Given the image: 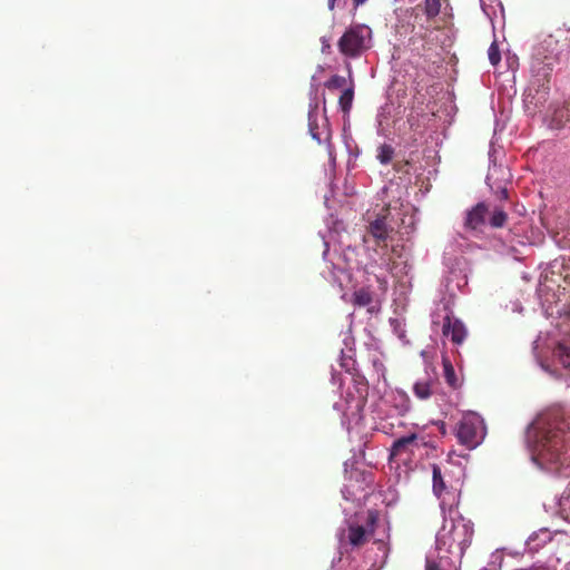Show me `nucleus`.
I'll return each instance as SVG.
<instances>
[{
	"label": "nucleus",
	"mask_w": 570,
	"mask_h": 570,
	"mask_svg": "<svg viewBox=\"0 0 570 570\" xmlns=\"http://www.w3.org/2000/svg\"><path fill=\"white\" fill-rule=\"evenodd\" d=\"M346 83V79L342 76L334 75L326 82L325 87L330 90L343 88Z\"/></svg>",
	"instance_id": "20"
},
{
	"label": "nucleus",
	"mask_w": 570,
	"mask_h": 570,
	"mask_svg": "<svg viewBox=\"0 0 570 570\" xmlns=\"http://www.w3.org/2000/svg\"><path fill=\"white\" fill-rule=\"evenodd\" d=\"M416 434H411L395 440L392 445V454L397 455L406 451L407 448L416 441Z\"/></svg>",
	"instance_id": "12"
},
{
	"label": "nucleus",
	"mask_w": 570,
	"mask_h": 570,
	"mask_svg": "<svg viewBox=\"0 0 570 570\" xmlns=\"http://www.w3.org/2000/svg\"><path fill=\"white\" fill-rule=\"evenodd\" d=\"M439 0H426V12L430 16H435L439 13Z\"/></svg>",
	"instance_id": "21"
},
{
	"label": "nucleus",
	"mask_w": 570,
	"mask_h": 570,
	"mask_svg": "<svg viewBox=\"0 0 570 570\" xmlns=\"http://www.w3.org/2000/svg\"><path fill=\"white\" fill-rule=\"evenodd\" d=\"M352 303L358 307H366L368 313L380 311V301L371 292L370 287H361L353 293Z\"/></svg>",
	"instance_id": "9"
},
{
	"label": "nucleus",
	"mask_w": 570,
	"mask_h": 570,
	"mask_svg": "<svg viewBox=\"0 0 570 570\" xmlns=\"http://www.w3.org/2000/svg\"><path fill=\"white\" fill-rule=\"evenodd\" d=\"M371 29L364 24H355L346 29L338 40L340 52L348 58H357L367 49Z\"/></svg>",
	"instance_id": "8"
},
{
	"label": "nucleus",
	"mask_w": 570,
	"mask_h": 570,
	"mask_svg": "<svg viewBox=\"0 0 570 570\" xmlns=\"http://www.w3.org/2000/svg\"><path fill=\"white\" fill-rule=\"evenodd\" d=\"M473 533V524L469 520L461 515L456 518L452 515L450 518L445 517L442 528L438 532L436 543L440 548L443 547L448 551L458 548L460 553L463 554L471 544Z\"/></svg>",
	"instance_id": "6"
},
{
	"label": "nucleus",
	"mask_w": 570,
	"mask_h": 570,
	"mask_svg": "<svg viewBox=\"0 0 570 570\" xmlns=\"http://www.w3.org/2000/svg\"><path fill=\"white\" fill-rule=\"evenodd\" d=\"M336 1H337V0H328V1H327V4H328V9H330V10H333V9L335 8V2H336Z\"/></svg>",
	"instance_id": "26"
},
{
	"label": "nucleus",
	"mask_w": 570,
	"mask_h": 570,
	"mask_svg": "<svg viewBox=\"0 0 570 570\" xmlns=\"http://www.w3.org/2000/svg\"><path fill=\"white\" fill-rule=\"evenodd\" d=\"M488 56L492 66H497L501 61V53L497 41H493L489 47Z\"/></svg>",
	"instance_id": "19"
},
{
	"label": "nucleus",
	"mask_w": 570,
	"mask_h": 570,
	"mask_svg": "<svg viewBox=\"0 0 570 570\" xmlns=\"http://www.w3.org/2000/svg\"><path fill=\"white\" fill-rule=\"evenodd\" d=\"M570 110L567 107L554 110L552 116V124L554 127H561L566 121H569Z\"/></svg>",
	"instance_id": "18"
},
{
	"label": "nucleus",
	"mask_w": 570,
	"mask_h": 570,
	"mask_svg": "<svg viewBox=\"0 0 570 570\" xmlns=\"http://www.w3.org/2000/svg\"><path fill=\"white\" fill-rule=\"evenodd\" d=\"M321 41H322V51L323 52H328L330 49H331L330 40L327 38L323 37L321 39Z\"/></svg>",
	"instance_id": "23"
},
{
	"label": "nucleus",
	"mask_w": 570,
	"mask_h": 570,
	"mask_svg": "<svg viewBox=\"0 0 570 570\" xmlns=\"http://www.w3.org/2000/svg\"><path fill=\"white\" fill-rule=\"evenodd\" d=\"M444 336H450L454 344H461L465 340L466 328L464 324L458 320L446 315L442 328Z\"/></svg>",
	"instance_id": "10"
},
{
	"label": "nucleus",
	"mask_w": 570,
	"mask_h": 570,
	"mask_svg": "<svg viewBox=\"0 0 570 570\" xmlns=\"http://www.w3.org/2000/svg\"><path fill=\"white\" fill-rule=\"evenodd\" d=\"M386 269L391 271L392 272V267L390 266V258L387 259L386 262Z\"/></svg>",
	"instance_id": "28"
},
{
	"label": "nucleus",
	"mask_w": 570,
	"mask_h": 570,
	"mask_svg": "<svg viewBox=\"0 0 570 570\" xmlns=\"http://www.w3.org/2000/svg\"><path fill=\"white\" fill-rule=\"evenodd\" d=\"M374 543L383 544V543H384V541H383V539H377V540H375V541H374Z\"/></svg>",
	"instance_id": "29"
},
{
	"label": "nucleus",
	"mask_w": 570,
	"mask_h": 570,
	"mask_svg": "<svg viewBox=\"0 0 570 570\" xmlns=\"http://www.w3.org/2000/svg\"><path fill=\"white\" fill-rule=\"evenodd\" d=\"M311 131H312V136H313V138H314V139H316L317 141H320V140H321V138L318 137V134H317V132H315L313 129H312Z\"/></svg>",
	"instance_id": "27"
},
{
	"label": "nucleus",
	"mask_w": 570,
	"mask_h": 570,
	"mask_svg": "<svg viewBox=\"0 0 570 570\" xmlns=\"http://www.w3.org/2000/svg\"><path fill=\"white\" fill-rule=\"evenodd\" d=\"M500 199L507 200L509 198V191L507 188H501L499 191Z\"/></svg>",
	"instance_id": "24"
},
{
	"label": "nucleus",
	"mask_w": 570,
	"mask_h": 570,
	"mask_svg": "<svg viewBox=\"0 0 570 570\" xmlns=\"http://www.w3.org/2000/svg\"><path fill=\"white\" fill-rule=\"evenodd\" d=\"M443 372L446 383L451 387L456 389L459 386L458 377L452 363L448 358H443Z\"/></svg>",
	"instance_id": "15"
},
{
	"label": "nucleus",
	"mask_w": 570,
	"mask_h": 570,
	"mask_svg": "<svg viewBox=\"0 0 570 570\" xmlns=\"http://www.w3.org/2000/svg\"><path fill=\"white\" fill-rule=\"evenodd\" d=\"M366 230L363 242L367 247H380L395 249L397 244V232L393 225V217L390 205H384L379 212H367L364 216Z\"/></svg>",
	"instance_id": "2"
},
{
	"label": "nucleus",
	"mask_w": 570,
	"mask_h": 570,
	"mask_svg": "<svg viewBox=\"0 0 570 570\" xmlns=\"http://www.w3.org/2000/svg\"><path fill=\"white\" fill-rule=\"evenodd\" d=\"M557 46L558 40L549 36L535 48L532 57L530 90L535 91L539 101H546L550 91L551 73L559 59L553 52Z\"/></svg>",
	"instance_id": "1"
},
{
	"label": "nucleus",
	"mask_w": 570,
	"mask_h": 570,
	"mask_svg": "<svg viewBox=\"0 0 570 570\" xmlns=\"http://www.w3.org/2000/svg\"><path fill=\"white\" fill-rule=\"evenodd\" d=\"M425 570H441V569L435 561L428 559L426 564H425Z\"/></svg>",
	"instance_id": "22"
},
{
	"label": "nucleus",
	"mask_w": 570,
	"mask_h": 570,
	"mask_svg": "<svg viewBox=\"0 0 570 570\" xmlns=\"http://www.w3.org/2000/svg\"><path fill=\"white\" fill-rule=\"evenodd\" d=\"M394 156V148L391 145L383 144L377 148L376 158L382 165H387L391 163Z\"/></svg>",
	"instance_id": "16"
},
{
	"label": "nucleus",
	"mask_w": 570,
	"mask_h": 570,
	"mask_svg": "<svg viewBox=\"0 0 570 570\" xmlns=\"http://www.w3.org/2000/svg\"><path fill=\"white\" fill-rule=\"evenodd\" d=\"M554 354L566 368H570V347L564 344H558Z\"/></svg>",
	"instance_id": "17"
},
{
	"label": "nucleus",
	"mask_w": 570,
	"mask_h": 570,
	"mask_svg": "<svg viewBox=\"0 0 570 570\" xmlns=\"http://www.w3.org/2000/svg\"><path fill=\"white\" fill-rule=\"evenodd\" d=\"M441 433H442V434H445L444 423H442V426H441Z\"/></svg>",
	"instance_id": "30"
},
{
	"label": "nucleus",
	"mask_w": 570,
	"mask_h": 570,
	"mask_svg": "<svg viewBox=\"0 0 570 570\" xmlns=\"http://www.w3.org/2000/svg\"><path fill=\"white\" fill-rule=\"evenodd\" d=\"M431 386L430 380L417 381L413 386V392L420 400H426L432 395Z\"/></svg>",
	"instance_id": "13"
},
{
	"label": "nucleus",
	"mask_w": 570,
	"mask_h": 570,
	"mask_svg": "<svg viewBox=\"0 0 570 570\" xmlns=\"http://www.w3.org/2000/svg\"><path fill=\"white\" fill-rule=\"evenodd\" d=\"M454 434L458 442L468 450L479 446L487 434L483 419L474 412H468L462 415L461 420L454 428Z\"/></svg>",
	"instance_id": "7"
},
{
	"label": "nucleus",
	"mask_w": 570,
	"mask_h": 570,
	"mask_svg": "<svg viewBox=\"0 0 570 570\" xmlns=\"http://www.w3.org/2000/svg\"><path fill=\"white\" fill-rule=\"evenodd\" d=\"M537 438V451L542 461L556 465H570L568 434L562 429H542Z\"/></svg>",
	"instance_id": "4"
},
{
	"label": "nucleus",
	"mask_w": 570,
	"mask_h": 570,
	"mask_svg": "<svg viewBox=\"0 0 570 570\" xmlns=\"http://www.w3.org/2000/svg\"><path fill=\"white\" fill-rule=\"evenodd\" d=\"M380 523V512L374 509L354 513L345 522L340 531L342 547H351L352 550L364 547L375 534Z\"/></svg>",
	"instance_id": "3"
},
{
	"label": "nucleus",
	"mask_w": 570,
	"mask_h": 570,
	"mask_svg": "<svg viewBox=\"0 0 570 570\" xmlns=\"http://www.w3.org/2000/svg\"><path fill=\"white\" fill-rule=\"evenodd\" d=\"M507 212L500 207L490 206L485 202H480L465 212L463 218V229L474 236L484 233L487 226L493 229L503 228L508 223Z\"/></svg>",
	"instance_id": "5"
},
{
	"label": "nucleus",
	"mask_w": 570,
	"mask_h": 570,
	"mask_svg": "<svg viewBox=\"0 0 570 570\" xmlns=\"http://www.w3.org/2000/svg\"><path fill=\"white\" fill-rule=\"evenodd\" d=\"M354 100V89L353 87L344 89L342 95L338 98V105L344 114H348L352 109Z\"/></svg>",
	"instance_id": "14"
},
{
	"label": "nucleus",
	"mask_w": 570,
	"mask_h": 570,
	"mask_svg": "<svg viewBox=\"0 0 570 570\" xmlns=\"http://www.w3.org/2000/svg\"><path fill=\"white\" fill-rule=\"evenodd\" d=\"M431 469H432V482H433L432 490H433V493L438 498H440L446 489L443 473H442L441 468L435 463H433L431 465Z\"/></svg>",
	"instance_id": "11"
},
{
	"label": "nucleus",
	"mask_w": 570,
	"mask_h": 570,
	"mask_svg": "<svg viewBox=\"0 0 570 570\" xmlns=\"http://www.w3.org/2000/svg\"><path fill=\"white\" fill-rule=\"evenodd\" d=\"M367 0H353L354 8L363 6Z\"/></svg>",
	"instance_id": "25"
}]
</instances>
